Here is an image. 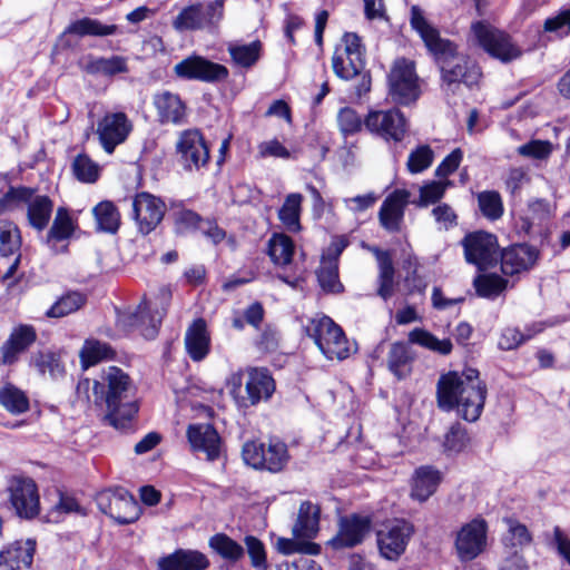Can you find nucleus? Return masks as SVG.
<instances>
[{
	"mask_svg": "<svg viewBox=\"0 0 570 570\" xmlns=\"http://www.w3.org/2000/svg\"><path fill=\"white\" fill-rule=\"evenodd\" d=\"M487 387L474 368L442 374L436 384V401L444 411L456 410L469 423L475 422L484 407Z\"/></svg>",
	"mask_w": 570,
	"mask_h": 570,
	"instance_id": "nucleus-2",
	"label": "nucleus"
},
{
	"mask_svg": "<svg viewBox=\"0 0 570 570\" xmlns=\"http://www.w3.org/2000/svg\"><path fill=\"white\" fill-rule=\"evenodd\" d=\"M38 340V333L31 324H18L12 327L8 338L0 346V364L12 366L21 355L29 352Z\"/></svg>",
	"mask_w": 570,
	"mask_h": 570,
	"instance_id": "nucleus-18",
	"label": "nucleus"
},
{
	"mask_svg": "<svg viewBox=\"0 0 570 570\" xmlns=\"http://www.w3.org/2000/svg\"><path fill=\"white\" fill-rule=\"evenodd\" d=\"M462 245L465 259L479 267L485 269L498 259V240L493 234L487 232H474L468 234Z\"/></svg>",
	"mask_w": 570,
	"mask_h": 570,
	"instance_id": "nucleus-16",
	"label": "nucleus"
},
{
	"mask_svg": "<svg viewBox=\"0 0 570 570\" xmlns=\"http://www.w3.org/2000/svg\"><path fill=\"white\" fill-rule=\"evenodd\" d=\"M242 456L248 466L269 473L282 472L291 458L286 443L276 438H271L266 442H246L242 449Z\"/></svg>",
	"mask_w": 570,
	"mask_h": 570,
	"instance_id": "nucleus-7",
	"label": "nucleus"
},
{
	"mask_svg": "<svg viewBox=\"0 0 570 570\" xmlns=\"http://www.w3.org/2000/svg\"><path fill=\"white\" fill-rule=\"evenodd\" d=\"M37 188L19 185L9 186L8 190L0 197V216L20 209L37 193Z\"/></svg>",
	"mask_w": 570,
	"mask_h": 570,
	"instance_id": "nucleus-44",
	"label": "nucleus"
},
{
	"mask_svg": "<svg viewBox=\"0 0 570 570\" xmlns=\"http://www.w3.org/2000/svg\"><path fill=\"white\" fill-rule=\"evenodd\" d=\"M453 183L449 179L431 180L420 187V198L414 204L419 207H426L440 202Z\"/></svg>",
	"mask_w": 570,
	"mask_h": 570,
	"instance_id": "nucleus-51",
	"label": "nucleus"
},
{
	"mask_svg": "<svg viewBox=\"0 0 570 570\" xmlns=\"http://www.w3.org/2000/svg\"><path fill=\"white\" fill-rule=\"evenodd\" d=\"M178 77L199 80L204 82H216L227 79L228 69L200 56H190L175 66Z\"/></svg>",
	"mask_w": 570,
	"mask_h": 570,
	"instance_id": "nucleus-20",
	"label": "nucleus"
},
{
	"mask_svg": "<svg viewBox=\"0 0 570 570\" xmlns=\"http://www.w3.org/2000/svg\"><path fill=\"white\" fill-rule=\"evenodd\" d=\"M294 248L292 238L283 233L274 234L268 239L267 253L275 265H288L292 262Z\"/></svg>",
	"mask_w": 570,
	"mask_h": 570,
	"instance_id": "nucleus-47",
	"label": "nucleus"
},
{
	"mask_svg": "<svg viewBox=\"0 0 570 570\" xmlns=\"http://www.w3.org/2000/svg\"><path fill=\"white\" fill-rule=\"evenodd\" d=\"M95 502L100 512L108 515L118 524L136 522L142 513L141 505L135 497L122 487L104 489L95 495Z\"/></svg>",
	"mask_w": 570,
	"mask_h": 570,
	"instance_id": "nucleus-8",
	"label": "nucleus"
},
{
	"mask_svg": "<svg viewBox=\"0 0 570 570\" xmlns=\"http://www.w3.org/2000/svg\"><path fill=\"white\" fill-rule=\"evenodd\" d=\"M0 405L13 415L26 413L30 407L29 396L11 382L0 387Z\"/></svg>",
	"mask_w": 570,
	"mask_h": 570,
	"instance_id": "nucleus-37",
	"label": "nucleus"
},
{
	"mask_svg": "<svg viewBox=\"0 0 570 570\" xmlns=\"http://www.w3.org/2000/svg\"><path fill=\"white\" fill-rule=\"evenodd\" d=\"M77 223L72 219L67 207L59 206L52 224L46 235V244L56 247L57 244L68 240L75 234Z\"/></svg>",
	"mask_w": 570,
	"mask_h": 570,
	"instance_id": "nucleus-31",
	"label": "nucleus"
},
{
	"mask_svg": "<svg viewBox=\"0 0 570 570\" xmlns=\"http://www.w3.org/2000/svg\"><path fill=\"white\" fill-rule=\"evenodd\" d=\"M130 130L131 124L125 112L106 114L97 125L99 141L108 154L126 140Z\"/></svg>",
	"mask_w": 570,
	"mask_h": 570,
	"instance_id": "nucleus-23",
	"label": "nucleus"
},
{
	"mask_svg": "<svg viewBox=\"0 0 570 570\" xmlns=\"http://www.w3.org/2000/svg\"><path fill=\"white\" fill-rule=\"evenodd\" d=\"M472 31L484 51L501 62H510L522 55V50L513 43L509 35L489 23L476 22L472 26Z\"/></svg>",
	"mask_w": 570,
	"mask_h": 570,
	"instance_id": "nucleus-11",
	"label": "nucleus"
},
{
	"mask_svg": "<svg viewBox=\"0 0 570 570\" xmlns=\"http://www.w3.org/2000/svg\"><path fill=\"white\" fill-rule=\"evenodd\" d=\"M38 550L36 538H20L0 549V570H31Z\"/></svg>",
	"mask_w": 570,
	"mask_h": 570,
	"instance_id": "nucleus-19",
	"label": "nucleus"
},
{
	"mask_svg": "<svg viewBox=\"0 0 570 570\" xmlns=\"http://www.w3.org/2000/svg\"><path fill=\"white\" fill-rule=\"evenodd\" d=\"M552 214L553 209L548 200L541 198L530 200L527 210L517 220L518 232L524 235L531 234L535 227L549 220Z\"/></svg>",
	"mask_w": 570,
	"mask_h": 570,
	"instance_id": "nucleus-29",
	"label": "nucleus"
},
{
	"mask_svg": "<svg viewBox=\"0 0 570 570\" xmlns=\"http://www.w3.org/2000/svg\"><path fill=\"white\" fill-rule=\"evenodd\" d=\"M473 284L479 296L494 298L507 288L508 282L498 274H481Z\"/></svg>",
	"mask_w": 570,
	"mask_h": 570,
	"instance_id": "nucleus-50",
	"label": "nucleus"
},
{
	"mask_svg": "<svg viewBox=\"0 0 570 570\" xmlns=\"http://www.w3.org/2000/svg\"><path fill=\"white\" fill-rule=\"evenodd\" d=\"M306 333L328 360L343 361L355 351L341 326L328 316L312 318L306 325Z\"/></svg>",
	"mask_w": 570,
	"mask_h": 570,
	"instance_id": "nucleus-6",
	"label": "nucleus"
},
{
	"mask_svg": "<svg viewBox=\"0 0 570 570\" xmlns=\"http://www.w3.org/2000/svg\"><path fill=\"white\" fill-rule=\"evenodd\" d=\"M258 156L261 158L274 157L282 159L293 158V154L277 139L263 141L258 145Z\"/></svg>",
	"mask_w": 570,
	"mask_h": 570,
	"instance_id": "nucleus-63",
	"label": "nucleus"
},
{
	"mask_svg": "<svg viewBox=\"0 0 570 570\" xmlns=\"http://www.w3.org/2000/svg\"><path fill=\"white\" fill-rule=\"evenodd\" d=\"M187 438L194 452H203L207 460L219 456L222 439L217 430H187Z\"/></svg>",
	"mask_w": 570,
	"mask_h": 570,
	"instance_id": "nucleus-32",
	"label": "nucleus"
},
{
	"mask_svg": "<svg viewBox=\"0 0 570 570\" xmlns=\"http://www.w3.org/2000/svg\"><path fill=\"white\" fill-rule=\"evenodd\" d=\"M316 274L323 289L328 292H338L341 289L342 285L338 282L336 258L327 259L323 257L322 264Z\"/></svg>",
	"mask_w": 570,
	"mask_h": 570,
	"instance_id": "nucleus-55",
	"label": "nucleus"
},
{
	"mask_svg": "<svg viewBox=\"0 0 570 570\" xmlns=\"http://www.w3.org/2000/svg\"><path fill=\"white\" fill-rule=\"evenodd\" d=\"M553 150V146L548 140L533 139L518 147L519 155L532 159H547Z\"/></svg>",
	"mask_w": 570,
	"mask_h": 570,
	"instance_id": "nucleus-61",
	"label": "nucleus"
},
{
	"mask_svg": "<svg viewBox=\"0 0 570 570\" xmlns=\"http://www.w3.org/2000/svg\"><path fill=\"white\" fill-rule=\"evenodd\" d=\"M390 92L394 101L407 105L417 99L420 91L412 61L396 60L390 73Z\"/></svg>",
	"mask_w": 570,
	"mask_h": 570,
	"instance_id": "nucleus-15",
	"label": "nucleus"
},
{
	"mask_svg": "<svg viewBox=\"0 0 570 570\" xmlns=\"http://www.w3.org/2000/svg\"><path fill=\"white\" fill-rule=\"evenodd\" d=\"M411 193L406 189H395L383 202L379 219L389 232H399L404 217V210L410 203Z\"/></svg>",
	"mask_w": 570,
	"mask_h": 570,
	"instance_id": "nucleus-25",
	"label": "nucleus"
},
{
	"mask_svg": "<svg viewBox=\"0 0 570 570\" xmlns=\"http://www.w3.org/2000/svg\"><path fill=\"white\" fill-rule=\"evenodd\" d=\"M176 154L184 169L193 171L205 167L209 161V148L198 129H187L179 134Z\"/></svg>",
	"mask_w": 570,
	"mask_h": 570,
	"instance_id": "nucleus-13",
	"label": "nucleus"
},
{
	"mask_svg": "<svg viewBox=\"0 0 570 570\" xmlns=\"http://www.w3.org/2000/svg\"><path fill=\"white\" fill-rule=\"evenodd\" d=\"M166 212L167 206L161 198L145 193V233L154 230L164 219Z\"/></svg>",
	"mask_w": 570,
	"mask_h": 570,
	"instance_id": "nucleus-52",
	"label": "nucleus"
},
{
	"mask_svg": "<svg viewBox=\"0 0 570 570\" xmlns=\"http://www.w3.org/2000/svg\"><path fill=\"white\" fill-rule=\"evenodd\" d=\"M303 196L298 193L288 194L278 210V218L284 227L292 233L301 230V212Z\"/></svg>",
	"mask_w": 570,
	"mask_h": 570,
	"instance_id": "nucleus-43",
	"label": "nucleus"
},
{
	"mask_svg": "<svg viewBox=\"0 0 570 570\" xmlns=\"http://www.w3.org/2000/svg\"><path fill=\"white\" fill-rule=\"evenodd\" d=\"M223 18V0H215L204 8L194 4L185 8L175 19L174 26L178 30H193L205 26L216 24Z\"/></svg>",
	"mask_w": 570,
	"mask_h": 570,
	"instance_id": "nucleus-22",
	"label": "nucleus"
},
{
	"mask_svg": "<svg viewBox=\"0 0 570 570\" xmlns=\"http://www.w3.org/2000/svg\"><path fill=\"white\" fill-rule=\"evenodd\" d=\"M75 177L86 184L96 183L99 178V168L87 154H78L72 163Z\"/></svg>",
	"mask_w": 570,
	"mask_h": 570,
	"instance_id": "nucleus-56",
	"label": "nucleus"
},
{
	"mask_svg": "<svg viewBox=\"0 0 570 570\" xmlns=\"http://www.w3.org/2000/svg\"><path fill=\"white\" fill-rule=\"evenodd\" d=\"M22 236L12 220H0V257L9 258L21 254Z\"/></svg>",
	"mask_w": 570,
	"mask_h": 570,
	"instance_id": "nucleus-40",
	"label": "nucleus"
},
{
	"mask_svg": "<svg viewBox=\"0 0 570 570\" xmlns=\"http://www.w3.org/2000/svg\"><path fill=\"white\" fill-rule=\"evenodd\" d=\"M53 208L55 202L50 196L35 193L27 203L26 217L28 225L37 232H43L49 226Z\"/></svg>",
	"mask_w": 570,
	"mask_h": 570,
	"instance_id": "nucleus-28",
	"label": "nucleus"
},
{
	"mask_svg": "<svg viewBox=\"0 0 570 570\" xmlns=\"http://www.w3.org/2000/svg\"><path fill=\"white\" fill-rule=\"evenodd\" d=\"M433 159V150L428 145H422L409 155L406 167L411 174H419L428 169Z\"/></svg>",
	"mask_w": 570,
	"mask_h": 570,
	"instance_id": "nucleus-59",
	"label": "nucleus"
},
{
	"mask_svg": "<svg viewBox=\"0 0 570 570\" xmlns=\"http://www.w3.org/2000/svg\"><path fill=\"white\" fill-rule=\"evenodd\" d=\"M227 51L237 66L250 68L261 58L262 43L258 40L250 43L229 42Z\"/></svg>",
	"mask_w": 570,
	"mask_h": 570,
	"instance_id": "nucleus-46",
	"label": "nucleus"
},
{
	"mask_svg": "<svg viewBox=\"0 0 570 570\" xmlns=\"http://www.w3.org/2000/svg\"><path fill=\"white\" fill-rule=\"evenodd\" d=\"M414 532L413 525L402 519H395L377 531L380 553L389 560L397 559L406 549Z\"/></svg>",
	"mask_w": 570,
	"mask_h": 570,
	"instance_id": "nucleus-14",
	"label": "nucleus"
},
{
	"mask_svg": "<svg viewBox=\"0 0 570 570\" xmlns=\"http://www.w3.org/2000/svg\"><path fill=\"white\" fill-rule=\"evenodd\" d=\"M488 523L482 518H474L464 523L456 532L454 547L461 561H471L487 548Z\"/></svg>",
	"mask_w": 570,
	"mask_h": 570,
	"instance_id": "nucleus-12",
	"label": "nucleus"
},
{
	"mask_svg": "<svg viewBox=\"0 0 570 570\" xmlns=\"http://www.w3.org/2000/svg\"><path fill=\"white\" fill-rule=\"evenodd\" d=\"M8 508L20 520L32 521L40 514V494L36 481L29 476H12L7 488Z\"/></svg>",
	"mask_w": 570,
	"mask_h": 570,
	"instance_id": "nucleus-10",
	"label": "nucleus"
},
{
	"mask_svg": "<svg viewBox=\"0 0 570 570\" xmlns=\"http://www.w3.org/2000/svg\"><path fill=\"white\" fill-rule=\"evenodd\" d=\"M411 344H417L441 355H448L452 351V342L449 338L439 340L423 328H414L409 333V342H394L386 355V366L397 379L404 380L412 373L415 353Z\"/></svg>",
	"mask_w": 570,
	"mask_h": 570,
	"instance_id": "nucleus-4",
	"label": "nucleus"
},
{
	"mask_svg": "<svg viewBox=\"0 0 570 570\" xmlns=\"http://www.w3.org/2000/svg\"><path fill=\"white\" fill-rule=\"evenodd\" d=\"M275 381L265 367H247L226 379V389L239 407L268 401L275 392Z\"/></svg>",
	"mask_w": 570,
	"mask_h": 570,
	"instance_id": "nucleus-5",
	"label": "nucleus"
},
{
	"mask_svg": "<svg viewBox=\"0 0 570 570\" xmlns=\"http://www.w3.org/2000/svg\"><path fill=\"white\" fill-rule=\"evenodd\" d=\"M365 46L355 32H345L335 46L332 57L334 73L344 80H351L361 73L365 66Z\"/></svg>",
	"mask_w": 570,
	"mask_h": 570,
	"instance_id": "nucleus-9",
	"label": "nucleus"
},
{
	"mask_svg": "<svg viewBox=\"0 0 570 570\" xmlns=\"http://www.w3.org/2000/svg\"><path fill=\"white\" fill-rule=\"evenodd\" d=\"M185 348L194 362H200L210 352V333L204 318L195 320L186 330Z\"/></svg>",
	"mask_w": 570,
	"mask_h": 570,
	"instance_id": "nucleus-27",
	"label": "nucleus"
},
{
	"mask_svg": "<svg viewBox=\"0 0 570 570\" xmlns=\"http://www.w3.org/2000/svg\"><path fill=\"white\" fill-rule=\"evenodd\" d=\"M83 70L92 76L114 77L128 71L127 59L121 56L105 58L89 55Z\"/></svg>",
	"mask_w": 570,
	"mask_h": 570,
	"instance_id": "nucleus-34",
	"label": "nucleus"
},
{
	"mask_svg": "<svg viewBox=\"0 0 570 570\" xmlns=\"http://www.w3.org/2000/svg\"><path fill=\"white\" fill-rule=\"evenodd\" d=\"M441 481V474L431 466H421L415 471L412 487V497L419 501L428 500Z\"/></svg>",
	"mask_w": 570,
	"mask_h": 570,
	"instance_id": "nucleus-36",
	"label": "nucleus"
},
{
	"mask_svg": "<svg viewBox=\"0 0 570 570\" xmlns=\"http://www.w3.org/2000/svg\"><path fill=\"white\" fill-rule=\"evenodd\" d=\"M116 24H104L98 19L81 18L72 21L65 30V33L76 35L78 37L95 36L105 37L117 32Z\"/></svg>",
	"mask_w": 570,
	"mask_h": 570,
	"instance_id": "nucleus-42",
	"label": "nucleus"
},
{
	"mask_svg": "<svg viewBox=\"0 0 570 570\" xmlns=\"http://www.w3.org/2000/svg\"><path fill=\"white\" fill-rule=\"evenodd\" d=\"M170 297L169 288L163 287L159 292V303L156 304L155 308L151 307V303L147 304L145 302V313L148 312L149 318L148 326L145 325V338L153 340L157 336Z\"/></svg>",
	"mask_w": 570,
	"mask_h": 570,
	"instance_id": "nucleus-45",
	"label": "nucleus"
},
{
	"mask_svg": "<svg viewBox=\"0 0 570 570\" xmlns=\"http://www.w3.org/2000/svg\"><path fill=\"white\" fill-rule=\"evenodd\" d=\"M88 297L79 291H68L61 295L46 312L49 318H61L79 311L87 304Z\"/></svg>",
	"mask_w": 570,
	"mask_h": 570,
	"instance_id": "nucleus-39",
	"label": "nucleus"
},
{
	"mask_svg": "<svg viewBox=\"0 0 570 570\" xmlns=\"http://www.w3.org/2000/svg\"><path fill=\"white\" fill-rule=\"evenodd\" d=\"M371 529V519L358 514L343 517L337 533L328 541L335 550L354 548L363 542Z\"/></svg>",
	"mask_w": 570,
	"mask_h": 570,
	"instance_id": "nucleus-21",
	"label": "nucleus"
},
{
	"mask_svg": "<svg viewBox=\"0 0 570 570\" xmlns=\"http://www.w3.org/2000/svg\"><path fill=\"white\" fill-rule=\"evenodd\" d=\"M364 126L370 132L394 141H402L407 130L406 120L397 109L371 111Z\"/></svg>",
	"mask_w": 570,
	"mask_h": 570,
	"instance_id": "nucleus-17",
	"label": "nucleus"
},
{
	"mask_svg": "<svg viewBox=\"0 0 570 570\" xmlns=\"http://www.w3.org/2000/svg\"><path fill=\"white\" fill-rule=\"evenodd\" d=\"M157 564L158 570H205L209 567V560L198 550L177 549L160 558Z\"/></svg>",
	"mask_w": 570,
	"mask_h": 570,
	"instance_id": "nucleus-26",
	"label": "nucleus"
},
{
	"mask_svg": "<svg viewBox=\"0 0 570 570\" xmlns=\"http://www.w3.org/2000/svg\"><path fill=\"white\" fill-rule=\"evenodd\" d=\"M543 28L547 32H556L560 36L568 35L570 32V10L560 11L554 17L548 18Z\"/></svg>",
	"mask_w": 570,
	"mask_h": 570,
	"instance_id": "nucleus-64",
	"label": "nucleus"
},
{
	"mask_svg": "<svg viewBox=\"0 0 570 570\" xmlns=\"http://www.w3.org/2000/svg\"><path fill=\"white\" fill-rule=\"evenodd\" d=\"M432 216L439 224L440 229L448 230L458 224V215L454 209L445 203L439 204L432 209Z\"/></svg>",
	"mask_w": 570,
	"mask_h": 570,
	"instance_id": "nucleus-62",
	"label": "nucleus"
},
{
	"mask_svg": "<svg viewBox=\"0 0 570 570\" xmlns=\"http://www.w3.org/2000/svg\"><path fill=\"white\" fill-rule=\"evenodd\" d=\"M301 538H283L279 537L275 541V548L279 553L283 554H293L297 552H303L306 554H317L320 552V547L315 543L301 541Z\"/></svg>",
	"mask_w": 570,
	"mask_h": 570,
	"instance_id": "nucleus-58",
	"label": "nucleus"
},
{
	"mask_svg": "<svg viewBox=\"0 0 570 570\" xmlns=\"http://www.w3.org/2000/svg\"><path fill=\"white\" fill-rule=\"evenodd\" d=\"M117 356L116 351L109 343L99 340L88 338L80 350V365L83 370L97 365L102 361H114Z\"/></svg>",
	"mask_w": 570,
	"mask_h": 570,
	"instance_id": "nucleus-33",
	"label": "nucleus"
},
{
	"mask_svg": "<svg viewBox=\"0 0 570 570\" xmlns=\"http://www.w3.org/2000/svg\"><path fill=\"white\" fill-rule=\"evenodd\" d=\"M130 389V376L118 366H109L101 375V381L94 382L95 401L97 404L105 403V422L114 428H126L138 414V402L127 400Z\"/></svg>",
	"mask_w": 570,
	"mask_h": 570,
	"instance_id": "nucleus-3",
	"label": "nucleus"
},
{
	"mask_svg": "<svg viewBox=\"0 0 570 570\" xmlns=\"http://www.w3.org/2000/svg\"><path fill=\"white\" fill-rule=\"evenodd\" d=\"M97 232L116 234L119 230L121 216L111 200H101L92 208Z\"/></svg>",
	"mask_w": 570,
	"mask_h": 570,
	"instance_id": "nucleus-35",
	"label": "nucleus"
},
{
	"mask_svg": "<svg viewBox=\"0 0 570 570\" xmlns=\"http://www.w3.org/2000/svg\"><path fill=\"white\" fill-rule=\"evenodd\" d=\"M30 365L35 366L39 373L49 372L51 375L62 374L65 366L60 355L52 351H38L31 355Z\"/></svg>",
	"mask_w": 570,
	"mask_h": 570,
	"instance_id": "nucleus-53",
	"label": "nucleus"
},
{
	"mask_svg": "<svg viewBox=\"0 0 570 570\" xmlns=\"http://www.w3.org/2000/svg\"><path fill=\"white\" fill-rule=\"evenodd\" d=\"M208 546L215 553L230 562H236L244 556V548L225 533L210 537Z\"/></svg>",
	"mask_w": 570,
	"mask_h": 570,
	"instance_id": "nucleus-48",
	"label": "nucleus"
},
{
	"mask_svg": "<svg viewBox=\"0 0 570 570\" xmlns=\"http://www.w3.org/2000/svg\"><path fill=\"white\" fill-rule=\"evenodd\" d=\"M337 125L344 136H350L362 129L364 119L353 108L344 107L337 112Z\"/></svg>",
	"mask_w": 570,
	"mask_h": 570,
	"instance_id": "nucleus-60",
	"label": "nucleus"
},
{
	"mask_svg": "<svg viewBox=\"0 0 570 570\" xmlns=\"http://www.w3.org/2000/svg\"><path fill=\"white\" fill-rule=\"evenodd\" d=\"M410 23L436 60L444 85L450 87L464 83L472 87L478 83L481 77L480 69L466 56L458 53L451 41L441 38L439 30L426 20L423 11L416 6L411 9Z\"/></svg>",
	"mask_w": 570,
	"mask_h": 570,
	"instance_id": "nucleus-1",
	"label": "nucleus"
},
{
	"mask_svg": "<svg viewBox=\"0 0 570 570\" xmlns=\"http://www.w3.org/2000/svg\"><path fill=\"white\" fill-rule=\"evenodd\" d=\"M154 104L161 121L179 124L185 117V106L177 95L167 91L159 94Z\"/></svg>",
	"mask_w": 570,
	"mask_h": 570,
	"instance_id": "nucleus-38",
	"label": "nucleus"
},
{
	"mask_svg": "<svg viewBox=\"0 0 570 570\" xmlns=\"http://www.w3.org/2000/svg\"><path fill=\"white\" fill-rule=\"evenodd\" d=\"M371 252L376 256L379 263V295L383 299H387L393 294L394 287V266L392 258L387 252H383L376 247L371 248Z\"/></svg>",
	"mask_w": 570,
	"mask_h": 570,
	"instance_id": "nucleus-41",
	"label": "nucleus"
},
{
	"mask_svg": "<svg viewBox=\"0 0 570 570\" xmlns=\"http://www.w3.org/2000/svg\"><path fill=\"white\" fill-rule=\"evenodd\" d=\"M141 305L142 302L137 305L135 311H131L129 307L124 309L116 307L115 327L118 333L128 335L140 325L142 315L139 312V308Z\"/></svg>",
	"mask_w": 570,
	"mask_h": 570,
	"instance_id": "nucleus-57",
	"label": "nucleus"
},
{
	"mask_svg": "<svg viewBox=\"0 0 570 570\" xmlns=\"http://www.w3.org/2000/svg\"><path fill=\"white\" fill-rule=\"evenodd\" d=\"M320 513L318 505L311 501L301 503L296 522L293 525V535L302 539H313L320 530Z\"/></svg>",
	"mask_w": 570,
	"mask_h": 570,
	"instance_id": "nucleus-30",
	"label": "nucleus"
},
{
	"mask_svg": "<svg viewBox=\"0 0 570 570\" xmlns=\"http://www.w3.org/2000/svg\"><path fill=\"white\" fill-rule=\"evenodd\" d=\"M507 524V533L503 537L505 549H523L532 541V537L528 528L518 520L509 518L504 520Z\"/></svg>",
	"mask_w": 570,
	"mask_h": 570,
	"instance_id": "nucleus-49",
	"label": "nucleus"
},
{
	"mask_svg": "<svg viewBox=\"0 0 570 570\" xmlns=\"http://www.w3.org/2000/svg\"><path fill=\"white\" fill-rule=\"evenodd\" d=\"M539 259V250L525 244L514 245L501 254V271L504 275L513 276L531 269Z\"/></svg>",
	"mask_w": 570,
	"mask_h": 570,
	"instance_id": "nucleus-24",
	"label": "nucleus"
},
{
	"mask_svg": "<svg viewBox=\"0 0 570 570\" xmlns=\"http://www.w3.org/2000/svg\"><path fill=\"white\" fill-rule=\"evenodd\" d=\"M478 204L482 215L490 220H497L503 215L502 198L495 190L481 191Z\"/></svg>",
	"mask_w": 570,
	"mask_h": 570,
	"instance_id": "nucleus-54",
	"label": "nucleus"
}]
</instances>
